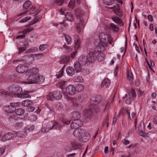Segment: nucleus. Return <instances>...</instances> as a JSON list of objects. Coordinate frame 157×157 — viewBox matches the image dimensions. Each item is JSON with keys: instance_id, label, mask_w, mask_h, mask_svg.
Listing matches in <instances>:
<instances>
[{"instance_id": "64", "label": "nucleus", "mask_w": 157, "mask_h": 157, "mask_svg": "<svg viewBox=\"0 0 157 157\" xmlns=\"http://www.w3.org/2000/svg\"><path fill=\"white\" fill-rule=\"evenodd\" d=\"M30 119H32L33 121H35L36 119V116L35 115H33L30 117Z\"/></svg>"}, {"instance_id": "10", "label": "nucleus", "mask_w": 157, "mask_h": 157, "mask_svg": "<svg viewBox=\"0 0 157 157\" xmlns=\"http://www.w3.org/2000/svg\"><path fill=\"white\" fill-rule=\"evenodd\" d=\"M142 123H140L138 127V134L140 136L146 138L149 136V134L145 132V128L144 124L143 125Z\"/></svg>"}, {"instance_id": "18", "label": "nucleus", "mask_w": 157, "mask_h": 157, "mask_svg": "<svg viewBox=\"0 0 157 157\" xmlns=\"http://www.w3.org/2000/svg\"><path fill=\"white\" fill-rule=\"evenodd\" d=\"M14 134L11 132H7L4 134L2 137L3 141H6L12 139L14 136Z\"/></svg>"}, {"instance_id": "15", "label": "nucleus", "mask_w": 157, "mask_h": 157, "mask_svg": "<svg viewBox=\"0 0 157 157\" xmlns=\"http://www.w3.org/2000/svg\"><path fill=\"white\" fill-rule=\"evenodd\" d=\"M90 138V135L84 130V132L82 133L78 139L81 142H85L87 141Z\"/></svg>"}, {"instance_id": "34", "label": "nucleus", "mask_w": 157, "mask_h": 157, "mask_svg": "<svg viewBox=\"0 0 157 157\" xmlns=\"http://www.w3.org/2000/svg\"><path fill=\"white\" fill-rule=\"evenodd\" d=\"M15 113L16 115L18 116H21L23 115L25 112V110L22 108H18L15 110Z\"/></svg>"}, {"instance_id": "28", "label": "nucleus", "mask_w": 157, "mask_h": 157, "mask_svg": "<svg viewBox=\"0 0 157 157\" xmlns=\"http://www.w3.org/2000/svg\"><path fill=\"white\" fill-rule=\"evenodd\" d=\"M71 101L73 106L75 108H76L77 107L78 108V109L79 108H80L81 107V106L80 105H79L78 104L77 102V100L75 98H71Z\"/></svg>"}, {"instance_id": "29", "label": "nucleus", "mask_w": 157, "mask_h": 157, "mask_svg": "<svg viewBox=\"0 0 157 157\" xmlns=\"http://www.w3.org/2000/svg\"><path fill=\"white\" fill-rule=\"evenodd\" d=\"M127 77L130 81H132L133 79V75L130 70L128 68L127 70Z\"/></svg>"}, {"instance_id": "27", "label": "nucleus", "mask_w": 157, "mask_h": 157, "mask_svg": "<svg viewBox=\"0 0 157 157\" xmlns=\"http://www.w3.org/2000/svg\"><path fill=\"white\" fill-rule=\"evenodd\" d=\"M70 57L69 56H66L62 58L60 61L61 64H67L69 62Z\"/></svg>"}, {"instance_id": "38", "label": "nucleus", "mask_w": 157, "mask_h": 157, "mask_svg": "<svg viewBox=\"0 0 157 157\" xmlns=\"http://www.w3.org/2000/svg\"><path fill=\"white\" fill-rule=\"evenodd\" d=\"M127 113V114H128V118H130V114L129 112H128V110L127 109H124V108L122 109L121 110H120L119 115L120 116L121 114H124L125 113Z\"/></svg>"}, {"instance_id": "1", "label": "nucleus", "mask_w": 157, "mask_h": 157, "mask_svg": "<svg viewBox=\"0 0 157 157\" xmlns=\"http://www.w3.org/2000/svg\"><path fill=\"white\" fill-rule=\"evenodd\" d=\"M28 68L26 66L20 64L17 67L16 71L19 73H23L26 71L25 74L27 77L25 80L28 84H41L44 82L45 77L39 75L38 68L36 67H33L28 69Z\"/></svg>"}, {"instance_id": "49", "label": "nucleus", "mask_w": 157, "mask_h": 157, "mask_svg": "<svg viewBox=\"0 0 157 157\" xmlns=\"http://www.w3.org/2000/svg\"><path fill=\"white\" fill-rule=\"evenodd\" d=\"M23 125V123L22 122H21L16 123L15 124V126L16 128L19 129V128H21V127H22Z\"/></svg>"}, {"instance_id": "35", "label": "nucleus", "mask_w": 157, "mask_h": 157, "mask_svg": "<svg viewBox=\"0 0 157 157\" xmlns=\"http://www.w3.org/2000/svg\"><path fill=\"white\" fill-rule=\"evenodd\" d=\"M64 38L68 44H71L72 42V39L71 37L66 34L64 35Z\"/></svg>"}, {"instance_id": "22", "label": "nucleus", "mask_w": 157, "mask_h": 157, "mask_svg": "<svg viewBox=\"0 0 157 157\" xmlns=\"http://www.w3.org/2000/svg\"><path fill=\"white\" fill-rule=\"evenodd\" d=\"M75 130L73 132L74 136L76 137H79L81 136L82 133L84 132V130L81 128L75 129Z\"/></svg>"}, {"instance_id": "58", "label": "nucleus", "mask_w": 157, "mask_h": 157, "mask_svg": "<svg viewBox=\"0 0 157 157\" xmlns=\"http://www.w3.org/2000/svg\"><path fill=\"white\" fill-rule=\"evenodd\" d=\"M129 142H130L128 140H127L125 139H123L122 140V142L125 145H127L129 144Z\"/></svg>"}, {"instance_id": "33", "label": "nucleus", "mask_w": 157, "mask_h": 157, "mask_svg": "<svg viewBox=\"0 0 157 157\" xmlns=\"http://www.w3.org/2000/svg\"><path fill=\"white\" fill-rule=\"evenodd\" d=\"M65 19L69 21H72L73 20V16L71 13L70 12L66 13L65 15Z\"/></svg>"}, {"instance_id": "7", "label": "nucleus", "mask_w": 157, "mask_h": 157, "mask_svg": "<svg viewBox=\"0 0 157 157\" xmlns=\"http://www.w3.org/2000/svg\"><path fill=\"white\" fill-rule=\"evenodd\" d=\"M99 38L101 43V45L103 47L106 46L107 42L108 41L110 44H111L112 41H109V36L107 34H105L103 33H101L99 35Z\"/></svg>"}, {"instance_id": "54", "label": "nucleus", "mask_w": 157, "mask_h": 157, "mask_svg": "<svg viewBox=\"0 0 157 157\" xmlns=\"http://www.w3.org/2000/svg\"><path fill=\"white\" fill-rule=\"evenodd\" d=\"M35 109V108L32 106V105L27 107L26 110L29 112H32Z\"/></svg>"}, {"instance_id": "24", "label": "nucleus", "mask_w": 157, "mask_h": 157, "mask_svg": "<svg viewBox=\"0 0 157 157\" xmlns=\"http://www.w3.org/2000/svg\"><path fill=\"white\" fill-rule=\"evenodd\" d=\"M110 85V81L108 78H105L102 82L101 86L103 87L105 86L106 88H108Z\"/></svg>"}, {"instance_id": "42", "label": "nucleus", "mask_w": 157, "mask_h": 157, "mask_svg": "<svg viewBox=\"0 0 157 157\" xmlns=\"http://www.w3.org/2000/svg\"><path fill=\"white\" fill-rule=\"evenodd\" d=\"M75 0H71L68 6L69 8L73 9L75 6Z\"/></svg>"}, {"instance_id": "41", "label": "nucleus", "mask_w": 157, "mask_h": 157, "mask_svg": "<svg viewBox=\"0 0 157 157\" xmlns=\"http://www.w3.org/2000/svg\"><path fill=\"white\" fill-rule=\"evenodd\" d=\"M110 25L111 29L115 32H117L118 31L119 28L114 24L111 23L110 24Z\"/></svg>"}, {"instance_id": "25", "label": "nucleus", "mask_w": 157, "mask_h": 157, "mask_svg": "<svg viewBox=\"0 0 157 157\" xmlns=\"http://www.w3.org/2000/svg\"><path fill=\"white\" fill-rule=\"evenodd\" d=\"M27 132L26 131H19L16 133V135L18 137H24L27 136Z\"/></svg>"}, {"instance_id": "3", "label": "nucleus", "mask_w": 157, "mask_h": 157, "mask_svg": "<svg viewBox=\"0 0 157 157\" xmlns=\"http://www.w3.org/2000/svg\"><path fill=\"white\" fill-rule=\"evenodd\" d=\"M75 13L76 17L80 18L79 20V22L76 23V29L78 33H80L85 24L84 21L80 19L83 16V13L80 8L75 10Z\"/></svg>"}, {"instance_id": "23", "label": "nucleus", "mask_w": 157, "mask_h": 157, "mask_svg": "<svg viewBox=\"0 0 157 157\" xmlns=\"http://www.w3.org/2000/svg\"><path fill=\"white\" fill-rule=\"evenodd\" d=\"M66 71L68 75L69 76H72L75 73H76L75 69L71 67H68L66 69Z\"/></svg>"}, {"instance_id": "6", "label": "nucleus", "mask_w": 157, "mask_h": 157, "mask_svg": "<svg viewBox=\"0 0 157 157\" xmlns=\"http://www.w3.org/2000/svg\"><path fill=\"white\" fill-rule=\"evenodd\" d=\"M98 52H96V49L93 51H90L86 56L89 65H92L96 61V56Z\"/></svg>"}, {"instance_id": "50", "label": "nucleus", "mask_w": 157, "mask_h": 157, "mask_svg": "<svg viewBox=\"0 0 157 157\" xmlns=\"http://www.w3.org/2000/svg\"><path fill=\"white\" fill-rule=\"evenodd\" d=\"M64 0H53L54 2L56 3L57 5L61 6L63 4V3Z\"/></svg>"}, {"instance_id": "17", "label": "nucleus", "mask_w": 157, "mask_h": 157, "mask_svg": "<svg viewBox=\"0 0 157 157\" xmlns=\"http://www.w3.org/2000/svg\"><path fill=\"white\" fill-rule=\"evenodd\" d=\"M78 62L82 65H89L87 57L85 56L82 55L80 56L78 58Z\"/></svg>"}, {"instance_id": "13", "label": "nucleus", "mask_w": 157, "mask_h": 157, "mask_svg": "<svg viewBox=\"0 0 157 157\" xmlns=\"http://www.w3.org/2000/svg\"><path fill=\"white\" fill-rule=\"evenodd\" d=\"M110 8L113 9L114 13L118 16L121 17L123 16V11L120 9L118 4H117Z\"/></svg>"}, {"instance_id": "55", "label": "nucleus", "mask_w": 157, "mask_h": 157, "mask_svg": "<svg viewBox=\"0 0 157 157\" xmlns=\"http://www.w3.org/2000/svg\"><path fill=\"white\" fill-rule=\"evenodd\" d=\"M91 100H93V101H94L97 104L101 100V98L100 99H98V97H97L95 98H92Z\"/></svg>"}, {"instance_id": "14", "label": "nucleus", "mask_w": 157, "mask_h": 157, "mask_svg": "<svg viewBox=\"0 0 157 157\" xmlns=\"http://www.w3.org/2000/svg\"><path fill=\"white\" fill-rule=\"evenodd\" d=\"M66 92L70 95L74 94L76 91V89L75 86L71 85L66 88Z\"/></svg>"}, {"instance_id": "19", "label": "nucleus", "mask_w": 157, "mask_h": 157, "mask_svg": "<svg viewBox=\"0 0 157 157\" xmlns=\"http://www.w3.org/2000/svg\"><path fill=\"white\" fill-rule=\"evenodd\" d=\"M34 28L33 27H29L28 28L25 29L24 30L23 32L22 35H20L17 36L16 38L17 39H22L24 38L25 37V34L28 33H29L31 31H32Z\"/></svg>"}, {"instance_id": "47", "label": "nucleus", "mask_w": 157, "mask_h": 157, "mask_svg": "<svg viewBox=\"0 0 157 157\" xmlns=\"http://www.w3.org/2000/svg\"><path fill=\"white\" fill-rule=\"evenodd\" d=\"M75 44L74 48L75 50L78 49L80 46V41L79 40L75 41Z\"/></svg>"}, {"instance_id": "59", "label": "nucleus", "mask_w": 157, "mask_h": 157, "mask_svg": "<svg viewBox=\"0 0 157 157\" xmlns=\"http://www.w3.org/2000/svg\"><path fill=\"white\" fill-rule=\"evenodd\" d=\"M131 101L132 99L131 98V96H129L128 98L126 99L125 101V102L127 104L129 105L131 104Z\"/></svg>"}, {"instance_id": "8", "label": "nucleus", "mask_w": 157, "mask_h": 157, "mask_svg": "<svg viewBox=\"0 0 157 157\" xmlns=\"http://www.w3.org/2000/svg\"><path fill=\"white\" fill-rule=\"evenodd\" d=\"M9 90L14 95L17 96L18 94L21 92L22 89L17 84H12L9 87Z\"/></svg>"}, {"instance_id": "51", "label": "nucleus", "mask_w": 157, "mask_h": 157, "mask_svg": "<svg viewBox=\"0 0 157 157\" xmlns=\"http://www.w3.org/2000/svg\"><path fill=\"white\" fill-rule=\"evenodd\" d=\"M31 19L30 17H26L20 20L19 22L22 23L27 22Z\"/></svg>"}, {"instance_id": "60", "label": "nucleus", "mask_w": 157, "mask_h": 157, "mask_svg": "<svg viewBox=\"0 0 157 157\" xmlns=\"http://www.w3.org/2000/svg\"><path fill=\"white\" fill-rule=\"evenodd\" d=\"M26 49V48L21 47H20L19 48V52H18V54H20L21 53H22Z\"/></svg>"}, {"instance_id": "36", "label": "nucleus", "mask_w": 157, "mask_h": 157, "mask_svg": "<svg viewBox=\"0 0 157 157\" xmlns=\"http://www.w3.org/2000/svg\"><path fill=\"white\" fill-rule=\"evenodd\" d=\"M31 4V2L30 1H27L25 2L23 5V8L24 9L28 10Z\"/></svg>"}, {"instance_id": "26", "label": "nucleus", "mask_w": 157, "mask_h": 157, "mask_svg": "<svg viewBox=\"0 0 157 157\" xmlns=\"http://www.w3.org/2000/svg\"><path fill=\"white\" fill-rule=\"evenodd\" d=\"M22 105L24 106L27 107L29 106L33 105V102L30 100H26L23 101L21 103Z\"/></svg>"}, {"instance_id": "4", "label": "nucleus", "mask_w": 157, "mask_h": 157, "mask_svg": "<svg viewBox=\"0 0 157 157\" xmlns=\"http://www.w3.org/2000/svg\"><path fill=\"white\" fill-rule=\"evenodd\" d=\"M61 127L62 126L57 122H51L46 127L42 128L41 131L42 132L45 133L47 132L50 130H54L57 128H59Z\"/></svg>"}, {"instance_id": "30", "label": "nucleus", "mask_w": 157, "mask_h": 157, "mask_svg": "<svg viewBox=\"0 0 157 157\" xmlns=\"http://www.w3.org/2000/svg\"><path fill=\"white\" fill-rule=\"evenodd\" d=\"M111 19L112 20L116 23L120 24L122 22V20L121 18L115 16H113Z\"/></svg>"}, {"instance_id": "31", "label": "nucleus", "mask_w": 157, "mask_h": 157, "mask_svg": "<svg viewBox=\"0 0 157 157\" xmlns=\"http://www.w3.org/2000/svg\"><path fill=\"white\" fill-rule=\"evenodd\" d=\"M71 144L73 147L74 150L80 148L81 146L80 143L76 141L71 142Z\"/></svg>"}, {"instance_id": "43", "label": "nucleus", "mask_w": 157, "mask_h": 157, "mask_svg": "<svg viewBox=\"0 0 157 157\" xmlns=\"http://www.w3.org/2000/svg\"><path fill=\"white\" fill-rule=\"evenodd\" d=\"M131 91L129 94V96H132V98H134L136 97V94L135 92V90L133 88H131Z\"/></svg>"}, {"instance_id": "2", "label": "nucleus", "mask_w": 157, "mask_h": 157, "mask_svg": "<svg viewBox=\"0 0 157 157\" xmlns=\"http://www.w3.org/2000/svg\"><path fill=\"white\" fill-rule=\"evenodd\" d=\"M100 109L96 103H91L89 106V109H86L84 111V114L86 117L89 120L91 119L92 115L97 113L100 111Z\"/></svg>"}, {"instance_id": "61", "label": "nucleus", "mask_w": 157, "mask_h": 157, "mask_svg": "<svg viewBox=\"0 0 157 157\" xmlns=\"http://www.w3.org/2000/svg\"><path fill=\"white\" fill-rule=\"evenodd\" d=\"M78 89L80 91H82L84 89V86L82 84H80L78 85Z\"/></svg>"}, {"instance_id": "21", "label": "nucleus", "mask_w": 157, "mask_h": 157, "mask_svg": "<svg viewBox=\"0 0 157 157\" xmlns=\"http://www.w3.org/2000/svg\"><path fill=\"white\" fill-rule=\"evenodd\" d=\"M81 65L78 61H76L74 63V67L75 73H78L81 71Z\"/></svg>"}, {"instance_id": "11", "label": "nucleus", "mask_w": 157, "mask_h": 157, "mask_svg": "<svg viewBox=\"0 0 157 157\" xmlns=\"http://www.w3.org/2000/svg\"><path fill=\"white\" fill-rule=\"evenodd\" d=\"M83 124L82 122L79 119H74L71 122V129H78L79 127H81Z\"/></svg>"}, {"instance_id": "12", "label": "nucleus", "mask_w": 157, "mask_h": 157, "mask_svg": "<svg viewBox=\"0 0 157 157\" xmlns=\"http://www.w3.org/2000/svg\"><path fill=\"white\" fill-rule=\"evenodd\" d=\"M83 124L82 122L79 119H74L71 122V129H78L79 127H81Z\"/></svg>"}, {"instance_id": "63", "label": "nucleus", "mask_w": 157, "mask_h": 157, "mask_svg": "<svg viewBox=\"0 0 157 157\" xmlns=\"http://www.w3.org/2000/svg\"><path fill=\"white\" fill-rule=\"evenodd\" d=\"M5 148L2 147L0 148V156L2 155L5 152Z\"/></svg>"}, {"instance_id": "46", "label": "nucleus", "mask_w": 157, "mask_h": 157, "mask_svg": "<svg viewBox=\"0 0 157 157\" xmlns=\"http://www.w3.org/2000/svg\"><path fill=\"white\" fill-rule=\"evenodd\" d=\"M104 3L107 5H110L113 3L114 0H103Z\"/></svg>"}, {"instance_id": "40", "label": "nucleus", "mask_w": 157, "mask_h": 157, "mask_svg": "<svg viewBox=\"0 0 157 157\" xmlns=\"http://www.w3.org/2000/svg\"><path fill=\"white\" fill-rule=\"evenodd\" d=\"M73 80L75 82H81L83 81V79L81 76H77L74 77L73 78Z\"/></svg>"}, {"instance_id": "37", "label": "nucleus", "mask_w": 157, "mask_h": 157, "mask_svg": "<svg viewBox=\"0 0 157 157\" xmlns=\"http://www.w3.org/2000/svg\"><path fill=\"white\" fill-rule=\"evenodd\" d=\"M30 97V95L29 94L25 93H20L17 95V97L21 98H29Z\"/></svg>"}, {"instance_id": "48", "label": "nucleus", "mask_w": 157, "mask_h": 157, "mask_svg": "<svg viewBox=\"0 0 157 157\" xmlns=\"http://www.w3.org/2000/svg\"><path fill=\"white\" fill-rule=\"evenodd\" d=\"M48 46V45L46 44H41L39 46V49L40 51H43Z\"/></svg>"}, {"instance_id": "52", "label": "nucleus", "mask_w": 157, "mask_h": 157, "mask_svg": "<svg viewBox=\"0 0 157 157\" xmlns=\"http://www.w3.org/2000/svg\"><path fill=\"white\" fill-rule=\"evenodd\" d=\"M63 124L66 125H68L70 123V121L67 119L63 118L62 120Z\"/></svg>"}, {"instance_id": "57", "label": "nucleus", "mask_w": 157, "mask_h": 157, "mask_svg": "<svg viewBox=\"0 0 157 157\" xmlns=\"http://www.w3.org/2000/svg\"><path fill=\"white\" fill-rule=\"evenodd\" d=\"M34 129V126L33 125H32L30 127L28 126L26 128V131H29V132L33 131Z\"/></svg>"}, {"instance_id": "56", "label": "nucleus", "mask_w": 157, "mask_h": 157, "mask_svg": "<svg viewBox=\"0 0 157 157\" xmlns=\"http://www.w3.org/2000/svg\"><path fill=\"white\" fill-rule=\"evenodd\" d=\"M63 71L62 70H60L59 72V73L56 74V76L57 78H60L63 75Z\"/></svg>"}, {"instance_id": "9", "label": "nucleus", "mask_w": 157, "mask_h": 157, "mask_svg": "<svg viewBox=\"0 0 157 157\" xmlns=\"http://www.w3.org/2000/svg\"><path fill=\"white\" fill-rule=\"evenodd\" d=\"M20 104L19 102L11 103L10 105H7L6 107L5 111L8 113H13L16 110V107L19 106Z\"/></svg>"}, {"instance_id": "20", "label": "nucleus", "mask_w": 157, "mask_h": 157, "mask_svg": "<svg viewBox=\"0 0 157 157\" xmlns=\"http://www.w3.org/2000/svg\"><path fill=\"white\" fill-rule=\"evenodd\" d=\"M36 9L35 7L32 6L30 9H29V10H28L27 11L26 13H27L29 14H30L35 13L34 15L35 17H36L40 12L41 10H38L36 11Z\"/></svg>"}, {"instance_id": "44", "label": "nucleus", "mask_w": 157, "mask_h": 157, "mask_svg": "<svg viewBox=\"0 0 157 157\" xmlns=\"http://www.w3.org/2000/svg\"><path fill=\"white\" fill-rule=\"evenodd\" d=\"M78 100L80 102H84L85 100H86V97L85 98L83 94H81L78 97Z\"/></svg>"}, {"instance_id": "39", "label": "nucleus", "mask_w": 157, "mask_h": 157, "mask_svg": "<svg viewBox=\"0 0 157 157\" xmlns=\"http://www.w3.org/2000/svg\"><path fill=\"white\" fill-rule=\"evenodd\" d=\"M62 49L63 52L65 53H67L69 52L70 51L69 47L65 44L63 46Z\"/></svg>"}, {"instance_id": "32", "label": "nucleus", "mask_w": 157, "mask_h": 157, "mask_svg": "<svg viewBox=\"0 0 157 157\" xmlns=\"http://www.w3.org/2000/svg\"><path fill=\"white\" fill-rule=\"evenodd\" d=\"M66 82L65 81H62L59 82L57 84V86L62 89L65 90L66 88Z\"/></svg>"}, {"instance_id": "53", "label": "nucleus", "mask_w": 157, "mask_h": 157, "mask_svg": "<svg viewBox=\"0 0 157 157\" xmlns=\"http://www.w3.org/2000/svg\"><path fill=\"white\" fill-rule=\"evenodd\" d=\"M65 149L67 151L69 152L71 151L72 150H74L73 147L71 144L67 145L65 148Z\"/></svg>"}, {"instance_id": "16", "label": "nucleus", "mask_w": 157, "mask_h": 157, "mask_svg": "<svg viewBox=\"0 0 157 157\" xmlns=\"http://www.w3.org/2000/svg\"><path fill=\"white\" fill-rule=\"evenodd\" d=\"M99 46H98L97 47V49H96V52H98L97 55L96 56V58L97 60L99 62L103 61L104 59V54L101 52V50H99Z\"/></svg>"}, {"instance_id": "62", "label": "nucleus", "mask_w": 157, "mask_h": 157, "mask_svg": "<svg viewBox=\"0 0 157 157\" xmlns=\"http://www.w3.org/2000/svg\"><path fill=\"white\" fill-rule=\"evenodd\" d=\"M73 115L74 117H79L80 116V113L76 111L73 113Z\"/></svg>"}, {"instance_id": "45", "label": "nucleus", "mask_w": 157, "mask_h": 157, "mask_svg": "<svg viewBox=\"0 0 157 157\" xmlns=\"http://www.w3.org/2000/svg\"><path fill=\"white\" fill-rule=\"evenodd\" d=\"M37 51V48L36 47H33L29 49L26 51L27 53L34 52Z\"/></svg>"}, {"instance_id": "5", "label": "nucleus", "mask_w": 157, "mask_h": 157, "mask_svg": "<svg viewBox=\"0 0 157 157\" xmlns=\"http://www.w3.org/2000/svg\"><path fill=\"white\" fill-rule=\"evenodd\" d=\"M62 97V93L59 90H56L53 92L49 93L47 96L48 100H53L54 99L56 100H59Z\"/></svg>"}]
</instances>
